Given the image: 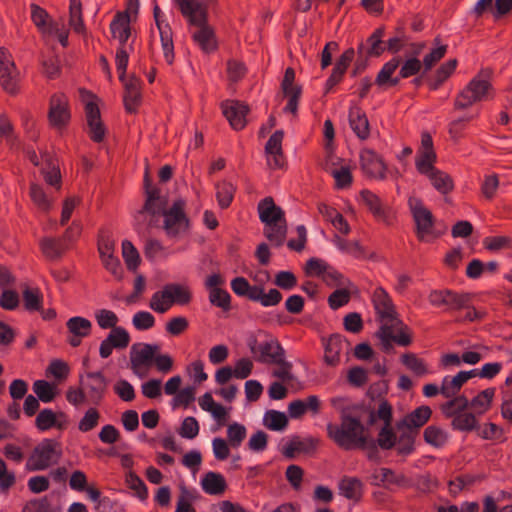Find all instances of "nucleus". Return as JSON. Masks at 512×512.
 Wrapping results in <instances>:
<instances>
[{
  "label": "nucleus",
  "instance_id": "1",
  "mask_svg": "<svg viewBox=\"0 0 512 512\" xmlns=\"http://www.w3.org/2000/svg\"><path fill=\"white\" fill-rule=\"evenodd\" d=\"M327 431L329 437L340 447L353 445L364 448L367 444H371V448H376L369 429L362 424L358 417L351 414H343L340 425L329 424Z\"/></svg>",
  "mask_w": 512,
  "mask_h": 512
},
{
  "label": "nucleus",
  "instance_id": "2",
  "mask_svg": "<svg viewBox=\"0 0 512 512\" xmlns=\"http://www.w3.org/2000/svg\"><path fill=\"white\" fill-rule=\"evenodd\" d=\"M493 71L490 68L481 69L479 73L460 91L454 100L453 109L463 111L475 103L493 97L494 88L491 83Z\"/></svg>",
  "mask_w": 512,
  "mask_h": 512
},
{
  "label": "nucleus",
  "instance_id": "3",
  "mask_svg": "<svg viewBox=\"0 0 512 512\" xmlns=\"http://www.w3.org/2000/svg\"><path fill=\"white\" fill-rule=\"evenodd\" d=\"M409 207L415 222V233L420 242H432L446 233L447 227L435 228V217L422 200L409 198Z\"/></svg>",
  "mask_w": 512,
  "mask_h": 512
},
{
  "label": "nucleus",
  "instance_id": "4",
  "mask_svg": "<svg viewBox=\"0 0 512 512\" xmlns=\"http://www.w3.org/2000/svg\"><path fill=\"white\" fill-rule=\"evenodd\" d=\"M379 420L383 422L376 439L380 448H394L396 444L399 448H413V443L402 442L401 431L393 426V407L387 399H382L379 404Z\"/></svg>",
  "mask_w": 512,
  "mask_h": 512
},
{
  "label": "nucleus",
  "instance_id": "5",
  "mask_svg": "<svg viewBox=\"0 0 512 512\" xmlns=\"http://www.w3.org/2000/svg\"><path fill=\"white\" fill-rule=\"evenodd\" d=\"M431 415V408L422 405L397 421L396 429L401 431L402 442L414 444L416 437L419 435L420 428L428 422Z\"/></svg>",
  "mask_w": 512,
  "mask_h": 512
},
{
  "label": "nucleus",
  "instance_id": "6",
  "mask_svg": "<svg viewBox=\"0 0 512 512\" xmlns=\"http://www.w3.org/2000/svg\"><path fill=\"white\" fill-rule=\"evenodd\" d=\"M185 204L183 199H177L163 212V229L168 236L177 237L181 232L188 230L190 221L184 210Z\"/></svg>",
  "mask_w": 512,
  "mask_h": 512
},
{
  "label": "nucleus",
  "instance_id": "7",
  "mask_svg": "<svg viewBox=\"0 0 512 512\" xmlns=\"http://www.w3.org/2000/svg\"><path fill=\"white\" fill-rule=\"evenodd\" d=\"M81 94L86 93L93 100L85 104V116L87 125L89 127V137L95 143H101L106 136V127L101 119V113L98 104L94 101L97 99L95 94L86 91L85 89L79 90Z\"/></svg>",
  "mask_w": 512,
  "mask_h": 512
},
{
  "label": "nucleus",
  "instance_id": "8",
  "mask_svg": "<svg viewBox=\"0 0 512 512\" xmlns=\"http://www.w3.org/2000/svg\"><path fill=\"white\" fill-rule=\"evenodd\" d=\"M143 184L146 199L138 213L149 214L152 217L162 215L167 209V199L161 197L160 189L152 185V179L148 169H146L144 174Z\"/></svg>",
  "mask_w": 512,
  "mask_h": 512
},
{
  "label": "nucleus",
  "instance_id": "9",
  "mask_svg": "<svg viewBox=\"0 0 512 512\" xmlns=\"http://www.w3.org/2000/svg\"><path fill=\"white\" fill-rule=\"evenodd\" d=\"M446 310L449 312L465 311L464 315L456 317L457 322H472L483 318L484 314L478 312L472 305V298L469 293H457L450 291Z\"/></svg>",
  "mask_w": 512,
  "mask_h": 512
},
{
  "label": "nucleus",
  "instance_id": "10",
  "mask_svg": "<svg viewBox=\"0 0 512 512\" xmlns=\"http://www.w3.org/2000/svg\"><path fill=\"white\" fill-rule=\"evenodd\" d=\"M47 117L50 126L59 130L69 124L71 119L69 100L64 93L58 92L50 97Z\"/></svg>",
  "mask_w": 512,
  "mask_h": 512
},
{
  "label": "nucleus",
  "instance_id": "11",
  "mask_svg": "<svg viewBox=\"0 0 512 512\" xmlns=\"http://www.w3.org/2000/svg\"><path fill=\"white\" fill-rule=\"evenodd\" d=\"M372 302L379 321L385 322V324L395 322V326L403 325V321L398 318V313L391 297L384 288L378 287L375 289Z\"/></svg>",
  "mask_w": 512,
  "mask_h": 512
},
{
  "label": "nucleus",
  "instance_id": "12",
  "mask_svg": "<svg viewBox=\"0 0 512 512\" xmlns=\"http://www.w3.org/2000/svg\"><path fill=\"white\" fill-rule=\"evenodd\" d=\"M0 83L10 95H17L20 91L16 67L10 60L8 51L3 47L0 48Z\"/></svg>",
  "mask_w": 512,
  "mask_h": 512
},
{
  "label": "nucleus",
  "instance_id": "13",
  "mask_svg": "<svg viewBox=\"0 0 512 512\" xmlns=\"http://www.w3.org/2000/svg\"><path fill=\"white\" fill-rule=\"evenodd\" d=\"M249 348L255 359L261 363L273 364L278 358L285 356L284 349L276 339L258 343L254 338L249 342Z\"/></svg>",
  "mask_w": 512,
  "mask_h": 512
},
{
  "label": "nucleus",
  "instance_id": "14",
  "mask_svg": "<svg viewBox=\"0 0 512 512\" xmlns=\"http://www.w3.org/2000/svg\"><path fill=\"white\" fill-rule=\"evenodd\" d=\"M360 167L370 179H385L387 166L384 160L372 149H363L360 152Z\"/></svg>",
  "mask_w": 512,
  "mask_h": 512
},
{
  "label": "nucleus",
  "instance_id": "15",
  "mask_svg": "<svg viewBox=\"0 0 512 512\" xmlns=\"http://www.w3.org/2000/svg\"><path fill=\"white\" fill-rule=\"evenodd\" d=\"M86 377L88 381L86 383L83 382L82 376L80 377V385L84 386L87 389V397L90 402L95 405H99L107 391L108 388V380L105 375L100 372H87Z\"/></svg>",
  "mask_w": 512,
  "mask_h": 512
},
{
  "label": "nucleus",
  "instance_id": "16",
  "mask_svg": "<svg viewBox=\"0 0 512 512\" xmlns=\"http://www.w3.org/2000/svg\"><path fill=\"white\" fill-rule=\"evenodd\" d=\"M61 458L60 450H32L26 461L29 471H42L58 464Z\"/></svg>",
  "mask_w": 512,
  "mask_h": 512
},
{
  "label": "nucleus",
  "instance_id": "17",
  "mask_svg": "<svg viewBox=\"0 0 512 512\" xmlns=\"http://www.w3.org/2000/svg\"><path fill=\"white\" fill-rule=\"evenodd\" d=\"M223 114L234 130H242L247 124L246 116L250 108L244 102L238 100L227 101L222 104Z\"/></svg>",
  "mask_w": 512,
  "mask_h": 512
},
{
  "label": "nucleus",
  "instance_id": "18",
  "mask_svg": "<svg viewBox=\"0 0 512 512\" xmlns=\"http://www.w3.org/2000/svg\"><path fill=\"white\" fill-rule=\"evenodd\" d=\"M124 107L127 113L135 114L142 103L141 81L135 75L124 83Z\"/></svg>",
  "mask_w": 512,
  "mask_h": 512
},
{
  "label": "nucleus",
  "instance_id": "19",
  "mask_svg": "<svg viewBox=\"0 0 512 512\" xmlns=\"http://www.w3.org/2000/svg\"><path fill=\"white\" fill-rule=\"evenodd\" d=\"M355 53L353 48H348L336 60L332 73L326 81V93L342 81L347 69L354 60Z\"/></svg>",
  "mask_w": 512,
  "mask_h": 512
},
{
  "label": "nucleus",
  "instance_id": "20",
  "mask_svg": "<svg viewBox=\"0 0 512 512\" xmlns=\"http://www.w3.org/2000/svg\"><path fill=\"white\" fill-rule=\"evenodd\" d=\"M420 174L428 176L433 187L443 195H447L454 190V180L446 172L437 169L434 164L432 168H424L423 171H418Z\"/></svg>",
  "mask_w": 512,
  "mask_h": 512
},
{
  "label": "nucleus",
  "instance_id": "21",
  "mask_svg": "<svg viewBox=\"0 0 512 512\" xmlns=\"http://www.w3.org/2000/svg\"><path fill=\"white\" fill-rule=\"evenodd\" d=\"M183 16L191 25H203L207 22V9L194 0H175Z\"/></svg>",
  "mask_w": 512,
  "mask_h": 512
},
{
  "label": "nucleus",
  "instance_id": "22",
  "mask_svg": "<svg viewBox=\"0 0 512 512\" xmlns=\"http://www.w3.org/2000/svg\"><path fill=\"white\" fill-rule=\"evenodd\" d=\"M349 124L353 132L361 140L370 136V124L366 113L359 106H353L349 110Z\"/></svg>",
  "mask_w": 512,
  "mask_h": 512
},
{
  "label": "nucleus",
  "instance_id": "23",
  "mask_svg": "<svg viewBox=\"0 0 512 512\" xmlns=\"http://www.w3.org/2000/svg\"><path fill=\"white\" fill-rule=\"evenodd\" d=\"M437 159L436 152L433 146L432 136L429 132H423L421 135V149L420 155L416 159L417 171H423L424 168H432Z\"/></svg>",
  "mask_w": 512,
  "mask_h": 512
},
{
  "label": "nucleus",
  "instance_id": "24",
  "mask_svg": "<svg viewBox=\"0 0 512 512\" xmlns=\"http://www.w3.org/2000/svg\"><path fill=\"white\" fill-rule=\"evenodd\" d=\"M43 256L49 261H57L69 250L60 237H43L39 241Z\"/></svg>",
  "mask_w": 512,
  "mask_h": 512
},
{
  "label": "nucleus",
  "instance_id": "25",
  "mask_svg": "<svg viewBox=\"0 0 512 512\" xmlns=\"http://www.w3.org/2000/svg\"><path fill=\"white\" fill-rule=\"evenodd\" d=\"M131 18L127 12H117L110 23V30L113 38H117L124 46L131 36Z\"/></svg>",
  "mask_w": 512,
  "mask_h": 512
},
{
  "label": "nucleus",
  "instance_id": "26",
  "mask_svg": "<svg viewBox=\"0 0 512 512\" xmlns=\"http://www.w3.org/2000/svg\"><path fill=\"white\" fill-rule=\"evenodd\" d=\"M258 213L260 220L264 224L278 222L285 218V213L282 208L277 206L270 196L259 202Z\"/></svg>",
  "mask_w": 512,
  "mask_h": 512
},
{
  "label": "nucleus",
  "instance_id": "27",
  "mask_svg": "<svg viewBox=\"0 0 512 512\" xmlns=\"http://www.w3.org/2000/svg\"><path fill=\"white\" fill-rule=\"evenodd\" d=\"M373 484L384 485L387 488L394 486L403 487L406 486L408 481L402 474H396L394 471L388 468H380L375 470L372 475Z\"/></svg>",
  "mask_w": 512,
  "mask_h": 512
},
{
  "label": "nucleus",
  "instance_id": "28",
  "mask_svg": "<svg viewBox=\"0 0 512 512\" xmlns=\"http://www.w3.org/2000/svg\"><path fill=\"white\" fill-rule=\"evenodd\" d=\"M381 331L386 332V338H392L394 342L401 346H409L412 343V336L407 325L395 326V322L383 324Z\"/></svg>",
  "mask_w": 512,
  "mask_h": 512
},
{
  "label": "nucleus",
  "instance_id": "29",
  "mask_svg": "<svg viewBox=\"0 0 512 512\" xmlns=\"http://www.w3.org/2000/svg\"><path fill=\"white\" fill-rule=\"evenodd\" d=\"M346 340L340 334H332L325 344L324 361L330 366H335L340 362V354L343 344Z\"/></svg>",
  "mask_w": 512,
  "mask_h": 512
},
{
  "label": "nucleus",
  "instance_id": "30",
  "mask_svg": "<svg viewBox=\"0 0 512 512\" xmlns=\"http://www.w3.org/2000/svg\"><path fill=\"white\" fill-rule=\"evenodd\" d=\"M400 61L399 57H395L385 63L375 79V84L379 87H383L385 85L391 87L397 86L400 82V78L392 77V75L399 67Z\"/></svg>",
  "mask_w": 512,
  "mask_h": 512
},
{
  "label": "nucleus",
  "instance_id": "31",
  "mask_svg": "<svg viewBox=\"0 0 512 512\" xmlns=\"http://www.w3.org/2000/svg\"><path fill=\"white\" fill-rule=\"evenodd\" d=\"M287 230V221L284 218L278 222L265 224L264 235L273 246L280 247L286 240Z\"/></svg>",
  "mask_w": 512,
  "mask_h": 512
},
{
  "label": "nucleus",
  "instance_id": "32",
  "mask_svg": "<svg viewBox=\"0 0 512 512\" xmlns=\"http://www.w3.org/2000/svg\"><path fill=\"white\" fill-rule=\"evenodd\" d=\"M199 30L193 34V39L199 44L205 52H211L217 49L215 33L212 27L205 22L203 25H196Z\"/></svg>",
  "mask_w": 512,
  "mask_h": 512
},
{
  "label": "nucleus",
  "instance_id": "33",
  "mask_svg": "<svg viewBox=\"0 0 512 512\" xmlns=\"http://www.w3.org/2000/svg\"><path fill=\"white\" fill-rule=\"evenodd\" d=\"M163 297L169 298L168 303L186 305L190 303L192 294L188 288L180 284H167L163 288Z\"/></svg>",
  "mask_w": 512,
  "mask_h": 512
},
{
  "label": "nucleus",
  "instance_id": "34",
  "mask_svg": "<svg viewBox=\"0 0 512 512\" xmlns=\"http://www.w3.org/2000/svg\"><path fill=\"white\" fill-rule=\"evenodd\" d=\"M339 492L347 499L358 501L363 494V484L355 477H344L339 482Z\"/></svg>",
  "mask_w": 512,
  "mask_h": 512
},
{
  "label": "nucleus",
  "instance_id": "35",
  "mask_svg": "<svg viewBox=\"0 0 512 512\" xmlns=\"http://www.w3.org/2000/svg\"><path fill=\"white\" fill-rule=\"evenodd\" d=\"M457 64V59H451L443 63L435 71L434 77L427 79L429 88L433 91L437 90L454 73Z\"/></svg>",
  "mask_w": 512,
  "mask_h": 512
},
{
  "label": "nucleus",
  "instance_id": "36",
  "mask_svg": "<svg viewBox=\"0 0 512 512\" xmlns=\"http://www.w3.org/2000/svg\"><path fill=\"white\" fill-rule=\"evenodd\" d=\"M42 159L47 166V170H42L46 183L60 189L61 173L58 165L55 163V159L49 153L42 154Z\"/></svg>",
  "mask_w": 512,
  "mask_h": 512
},
{
  "label": "nucleus",
  "instance_id": "37",
  "mask_svg": "<svg viewBox=\"0 0 512 512\" xmlns=\"http://www.w3.org/2000/svg\"><path fill=\"white\" fill-rule=\"evenodd\" d=\"M360 196L373 216L379 220L386 221V212L380 198L370 190H362Z\"/></svg>",
  "mask_w": 512,
  "mask_h": 512
},
{
  "label": "nucleus",
  "instance_id": "38",
  "mask_svg": "<svg viewBox=\"0 0 512 512\" xmlns=\"http://www.w3.org/2000/svg\"><path fill=\"white\" fill-rule=\"evenodd\" d=\"M158 349V345L144 344L140 351L135 354L131 353L130 362L133 371L136 372L138 367L153 361L154 354Z\"/></svg>",
  "mask_w": 512,
  "mask_h": 512
},
{
  "label": "nucleus",
  "instance_id": "39",
  "mask_svg": "<svg viewBox=\"0 0 512 512\" xmlns=\"http://www.w3.org/2000/svg\"><path fill=\"white\" fill-rule=\"evenodd\" d=\"M69 25L78 34L86 33V27H85L83 16H82L81 0H70Z\"/></svg>",
  "mask_w": 512,
  "mask_h": 512
},
{
  "label": "nucleus",
  "instance_id": "40",
  "mask_svg": "<svg viewBox=\"0 0 512 512\" xmlns=\"http://www.w3.org/2000/svg\"><path fill=\"white\" fill-rule=\"evenodd\" d=\"M225 487V479L220 474L209 472L202 479V488L210 495L221 494L224 492Z\"/></svg>",
  "mask_w": 512,
  "mask_h": 512
},
{
  "label": "nucleus",
  "instance_id": "41",
  "mask_svg": "<svg viewBox=\"0 0 512 512\" xmlns=\"http://www.w3.org/2000/svg\"><path fill=\"white\" fill-rule=\"evenodd\" d=\"M385 34V28L383 26L377 28L366 40L369 48L366 50V56L370 57H379L385 51V47L383 46L382 37Z\"/></svg>",
  "mask_w": 512,
  "mask_h": 512
},
{
  "label": "nucleus",
  "instance_id": "42",
  "mask_svg": "<svg viewBox=\"0 0 512 512\" xmlns=\"http://www.w3.org/2000/svg\"><path fill=\"white\" fill-rule=\"evenodd\" d=\"M161 46L164 53V58L169 65H172L175 59L173 32L169 24L164 25V29L159 31Z\"/></svg>",
  "mask_w": 512,
  "mask_h": 512
},
{
  "label": "nucleus",
  "instance_id": "43",
  "mask_svg": "<svg viewBox=\"0 0 512 512\" xmlns=\"http://www.w3.org/2000/svg\"><path fill=\"white\" fill-rule=\"evenodd\" d=\"M235 191L236 188L228 181H221L216 184V199L222 209L231 205Z\"/></svg>",
  "mask_w": 512,
  "mask_h": 512
},
{
  "label": "nucleus",
  "instance_id": "44",
  "mask_svg": "<svg viewBox=\"0 0 512 512\" xmlns=\"http://www.w3.org/2000/svg\"><path fill=\"white\" fill-rule=\"evenodd\" d=\"M452 427L460 431L479 430L478 421L472 413H457L452 420Z\"/></svg>",
  "mask_w": 512,
  "mask_h": 512
},
{
  "label": "nucleus",
  "instance_id": "45",
  "mask_svg": "<svg viewBox=\"0 0 512 512\" xmlns=\"http://www.w3.org/2000/svg\"><path fill=\"white\" fill-rule=\"evenodd\" d=\"M125 482L127 486L133 490L134 496H136L140 501L144 502L148 499L149 494L147 486L143 480L131 470L127 472Z\"/></svg>",
  "mask_w": 512,
  "mask_h": 512
},
{
  "label": "nucleus",
  "instance_id": "46",
  "mask_svg": "<svg viewBox=\"0 0 512 512\" xmlns=\"http://www.w3.org/2000/svg\"><path fill=\"white\" fill-rule=\"evenodd\" d=\"M122 255L127 269L129 271L136 272L141 263V259L137 249L128 240H125L122 243Z\"/></svg>",
  "mask_w": 512,
  "mask_h": 512
},
{
  "label": "nucleus",
  "instance_id": "47",
  "mask_svg": "<svg viewBox=\"0 0 512 512\" xmlns=\"http://www.w3.org/2000/svg\"><path fill=\"white\" fill-rule=\"evenodd\" d=\"M263 422L268 429L281 431L288 425V418L283 412L268 410L264 415Z\"/></svg>",
  "mask_w": 512,
  "mask_h": 512
},
{
  "label": "nucleus",
  "instance_id": "48",
  "mask_svg": "<svg viewBox=\"0 0 512 512\" xmlns=\"http://www.w3.org/2000/svg\"><path fill=\"white\" fill-rule=\"evenodd\" d=\"M33 391L42 402H51L57 395L56 386L45 381L37 380L33 384Z\"/></svg>",
  "mask_w": 512,
  "mask_h": 512
},
{
  "label": "nucleus",
  "instance_id": "49",
  "mask_svg": "<svg viewBox=\"0 0 512 512\" xmlns=\"http://www.w3.org/2000/svg\"><path fill=\"white\" fill-rule=\"evenodd\" d=\"M281 300L282 294L279 290L272 288L268 293H264V288L262 286H258L252 301H259L263 306L268 307L279 304Z\"/></svg>",
  "mask_w": 512,
  "mask_h": 512
},
{
  "label": "nucleus",
  "instance_id": "50",
  "mask_svg": "<svg viewBox=\"0 0 512 512\" xmlns=\"http://www.w3.org/2000/svg\"><path fill=\"white\" fill-rule=\"evenodd\" d=\"M67 329L72 335L88 336L91 333V322L83 317L76 316L70 318L67 323Z\"/></svg>",
  "mask_w": 512,
  "mask_h": 512
},
{
  "label": "nucleus",
  "instance_id": "51",
  "mask_svg": "<svg viewBox=\"0 0 512 512\" xmlns=\"http://www.w3.org/2000/svg\"><path fill=\"white\" fill-rule=\"evenodd\" d=\"M257 287V285L251 286L248 280L244 277H236L231 281V288L233 292L238 296L247 297L251 301L254 298Z\"/></svg>",
  "mask_w": 512,
  "mask_h": 512
},
{
  "label": "nucleus",
  "instance_id": "52",
  "mask_svg": "<svg viewBox=\"0 0 512 512\" xmlns=\"http://www.w3.org/2000/svg\"><path fill=\"white\" fill-rule=\"evenodd\" d=\"M209 301L213 306L221 308L224 312L231 309V296L225 289L211 290L209 292Z\"/></svg>",
  "mask_w": 512,
  "mask_h": 512
},
{
  "label": "nucleus",
  "instance_id": "53",
  "mask_svg": "<svg viewBox=\"0 0 512 512\" xmlns=\"http://www.w3.org/2000/svg\"><path fill=\"white\" fill-rule=\"evenodd\" d=\"M447 439V433L437 426L430 425L424 430V440L432 446H442L446 443Z\"/></svg>",
  "mask_w": 512,
  "mask_h": 512
},
{
  "label": "nucleus",
  "instance_id": "54",
  "mask_svg": "<svg viewBox=\"0 0 512 512\" xmlns=\"http://www.w3.org/2000/svg\"><path fill=\"white\" fill-rule=\"evenodd\" d=\"M24 307L28 311H40L42 309V296L39 289L26 287L23 291Z\"/></svg>",
  "mask_w": 512,
  "mask_h": 512
},
{
  "label": "nucleus",
  "instance_id": "55",
  "mask_svg": "<svg viewBox=\"0 0 512 512\" xmlns=\"http://www.w3.org/2000/svg\"><path fill=\"white\" fill-rule=\"evenodd\" d=\"M495 395V388H487L475 396L470 405L475 409H480L479 413L486 412L490 407Z\"/></svg>",
  "mask_w": 512,
  "mask_h": 512
},
{
  "label": "nucleus",
  "instance_id": "56",
  "mask_svg": "<svg viewBox=\"0 0 512 512\" xmlns=\"http://www.w3.org/2000/svg\"><path fill=\"white\" fill-rule=\"evenodd\" d=\"M35 425L41 431L48 430L52 427H62L61 424L57 423L56 414L50 409H43L38 413Z\"/></svg>",
  "mask_w": 512,
  "mask_h": 512
},
{
  "label": "nucleus",
  "instance_id": "57",
  "mask_svg": "<svg viewBox=\"0 0 512 512\" xmlns=\"http://www.w3.org/2000/svg\"><path fill=\"white\" fill-rule=\"evenodd\" d=\"M402 363L417 376L425 375L428 369L424 361L417 357L414 353H405L401 357Z\"/></svg>",
  "mask_w": 512,
  "mask_h": 512
},
{
  "label": "nucleus",
  "instance_id": "58",
  "mask_svg": "<svg viewBox=\"0 0 512 512\" xmlns=\"http://www.w3.org/2000/svg\"><path fill=\"white\" fill-rule=\"evenodd\" d=\"M194 500V493L186 487H181L175 512H196L193 507Z\"/></svg>",
  "mask_w": 512,
  "mask_h": 512
},
{
  "label": "nucleus",
  "instance_id": "59",
  "mask_svg": "<svg viewBox=\"0 0 512 512\" xmlns=\"http://www.w3.org/2000/svg\"><path fill=\"white\" fill-rule=\"evenodd\" d=\"M464 383L465 381L459 372L451 381L446 379L443 381L440 393L446 398H451L460 391Z\"/></svg>",
  "mask_w": 512,
  "mask_h": 512
},
{
  "label": "nucleus",
  "instance_id": "60",
  "mask_svg": "<svg viewBox=\"0 0 512 512\" xmlns=\"http://www.w3.org/2000/svg\"><path fill=\"white\" fill-rule=\"evenodd\" d=\"M321 444V440L318 437L309 436L302 438L300 436H293L282 448H316Z\"/></svg>",
  "mask_w": 512,
  "mask_h": 512
},
{
  "label": "nucleus",
  "instance_id": "61",
  "mask_svg": "<svg viewBox=\"0 0 512 512\" xmlns=\"http://www.w3.org/2000/svg\"><path fill=\"white\" fill-rule=\"evenodd\" d=\"M247 68L241 61L230 59L227 61V75L228 79L232 83H237L246 74Z\"/></svg>",
  "mask_w": 512,
  "mask_h": 512
},
{
  "label": "nucleus",
  "instance_id": "62",
  "mask_svg": "<svg viewBox=\"0 0 512 512\" xmlns=\"http://www.w3.org/2000/svg\"><path fill=\"white\" fill-rule=\"evenodd\" d=\"M30 196L34 204L43 211H48L51 207L50 201L47 199V196L38 184L32 183L30 186Z\"/></svg>",
  "mask_w": 512,
  "mask_h": 512
},
{
  "label": "nucleus",
  "instance_id": "63",
  "mask_svg": "<svg viewBox=\"0 0 512 512\" xmlns=\"http://www.w3.org/2000/svg\"><path fill=\"white\" fill-rule=\"evenodd\" d=\"M351 293L348 289L342 288L333 291L328 297V304L331 309L336 310L349 303Z\"/></svg>",
  "mask_w": 512,
  "mask_h": 512
},
{
  "label": "nucleus",
  "instance_id": "64",
  "mask_svg": "<svg viewBox=\"0 0 512 512\" xmlns=\"http://www.w3.org/2000/svg\"><path fill=\"white\" fill-rule=\"evenodd\" d=\"M246 437V428L238 423L231 424L227 429V440L232 447H238Z\"/></svg>",
  "mask_w": 512,
  "mask_h": 512
}]
</instances>
